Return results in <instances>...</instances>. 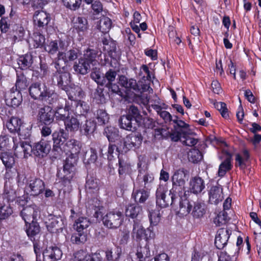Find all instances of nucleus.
I'll return each instance as SVG.
<instances>
[{"mask_svg":"<svg viewBox=\"0 0 261 261\" xmlns=\"http://www.w3.org/2000/svg\"><path fill=\"white\" fill-rule=\"evenodd\" d=\"M86 189L87 192L91 193L98 190V184L96 180L89 179L86 184Z\"/></svg>","mask_w":261,"mask_h":261,"instance_id":"55","label":"nucleus"},{"mask_svg":"<svg viewBox=\"0 0 261 261\" xmlns=\"http://www.w3.org/2000/svg\"><path fill=\"white\" fill-rule=\"evenodd\" d=\"M190 191L195 194L200 193L205 188L204 180L200 177H192L190 181Z\"/></svg>","mask_w":261,"mask_h":261,"instance_id":"25","label":"nucleus"},{"mask_svg":"<svg viewBox=\"0 0 261 261\" xmlns=\"http://www.w3.org/2000/svg\"><path fill=\"white\" fill-rule=\"evenodd\" d=\"M39 210L34 204L27 205L21 211V216L25 221V224L36 221L39 215Z\"/></svg>","mask_w":261,"mask_h":261,"instance_id":"9","label":"nucleus"},{"mask_svg":"<svg viewBox=\"0 0 261 261\" xmlns=\"http://www.w3.org/2000/svg\"><path fill=\"white\" fill-rule=\"evenodd\" d=\"M95 57L96 54L94 50L87 49L84 51L83 57L79 59V63L74 65V70L82 74H86L90 68V64H95Z\"/></svg>","mask_w":261,"mask_h":261,"instance_id":"5","label":"nucleus"},{"mask_svg":"<svg viewBox=\"0 0 261 261\" xmlns=\"http://www.w3.org/2000/svg\"><path fill=\"white\" fill-rule=\"evenodd\" d=\"M90 224V222L88 219L81 217L75 221L73 226L77 232H82L84 229L88 227Z\"/></svg>","mask_w":261,"mask_h":261,"instance_id":"41","label":"nucleus"},{"mask_svg":"<svg viewBox=\"0 0 261 261\" xmlns=\"http://www.w3.org/2000/svg\"><path fill=\"white\" fill-rule=\"evenodd\" d=\"M228 220L227 213L225 211L220 212L214 220V223L217 226L225 224Z\"/></svg>","mask_w":261,"mask_h":261,"instance_id":"48","label":"nucleus"},{"mask_svg":"<svg viewBox=\"0 0 261 261\" xmlns=\"http://www.w3.org/2000/svg\"><path fill=\"white\" fill-rule=\"evenodd\" d=\"M22 101L21 92L13 87L5 94V101L7 105L12 107H18Z\"/></svg>","mask_w":261,"mask_h":261,"instance_id":"11","label":"nucleus"},{"mask_svg":"<svg viewBox=\"0 0 261 261\" xmlns=\"http://www.w3.org/2000/svg\"><path fill=\"white\" fill-rule=\"evenodd\" d=\"M68 44L61 40H56L47 41L44 45V49L49 54L54 55L57 51L60 52L61 49H66Z\"/></svg>","mask_w":261,"mask_h":261,"instance_id":"13","label":"nucleus"},{"mask_svg":"<svg viewBox=\"0 0 261 261\" xmlns=\"http://www.w3.org/2000/svg\"><path fill=\"white\" fill-rule=\"evenodd\" d=\"M155 233L154 227L149 226L145 229L143 225L138 221H134L132 232V238L137 242L144 239L148 242L155 238Z\"/></svg>","mask_w":261,"mask_h":261,"instance_id":"4","label":"nucleus"},{"mask_svg":"<svg viewBox=\"0 0 261 261\" xmlns=\"http://www.w3.org/2000/svg\"><path fill=\"white\" fill-rule=\"evenodd\" d=\"M64 5L72 10L80 8L82 0H62Z\"/></svg>","mask_w":261,"mask_h":261,"instance_id":"53","label":"nucleus"},{"mask_svg":"<svg viewBox=\"0 0 261 261\" xmlns=\"http://www.w3.org/2000/svg\"><path fill=\"white\" fill-rule=\"evenodd\" d=\"M51 149L50 142L42 139L32 146V151L35 155L39 158L46 156Z\"/></svg>","mask_w":261,"mask_h":261,"instance_id":"10","label":"nucleus"},{"mask_svg":"<svg viewBox=\"0 0 261 261\" xmlns=\"http://www.w3.org/2000/svg\"><path fill=\"white\" fill-rule=\"evenodd\" d=\"M71 105H74L76 107V110L81 114L85 112H87L89 110V106L85 102L82 101L81 99H79L78 100L71 102Z\"/></svg>","mask_w":261,"mask_h":261,"instance_id":"52","label":"nucleus"},{"mask_svg":"<svg viewBox=\"0 0 261 261\" xmlns=\"http://www.w3.org/2000/svg\"><path fill=\"white\" fill-rule=\"evenodd\" d=\"M62 251L57 247H49L43 252L44 261H56L61 258Z\"/></svg>","mask_w":261,"mask_h":261,"instance_id":"19","label":"nucleus"},{"mask_svg":"<svg viewBox=\"0 0 261 261\" xmlns=\"http://www.w3.org/2000/svg\"><path fill=\"white\" fill-rule=\"evenodd\" d=\"M230 234V230L227 229L221 228L217 231L215 241L217 248L221 249L224 247L227 244Z\"/></svg>","mask_w":261,"mask_h":261,"instance_id":"17","label":"nucleus"},{"mask_svg":"<svg viewBox=\"0 0 261 261\" xmlns=\"http://www.w3.org/2000/svg\"><path fill=\"white\" fill-rule=\"evenodd\" d=\"M91 77L97 84L103 85L106 83V79L101 74L99 70L93 71L91 73Z\"/></svg>","mask_w":261,"mask_h":261,"instance_id":"54","label":"nucleus"},{"mask_svg":"<svg viewBox=\"0 0 261 261\" xmlns=\"http://www.w3.org/2000/svg\"><path fill=\"white\" fill-rule=\"evenodd\" d=\"M32 151V146L27 142H22L14 148V153L17 157L27 158Z\"/></svg>","mask_w":261,"mask_h":261,"instance_id":"26","label":"nucleus"},{"mask_svg":"<svg viewBox=\"0 0 261 261\" xmlns=\"http://www.w3.org/2000/svg\"><path fill=\"white\" fill-rule=\"evenodd\" d=\"M179 213L182 215L191 214L194 218H200L205 213V205L203 202L190 201L186 198L182 199L179 204Z\"/></svg>","mask_w":261,"mask_h":261,"instance_id":"2","label":"nucleus"},{"mask_svg":"<svg viewBox=\"0 0 261 261\" xmlns=\"http://www.w3.org/2000/svg\"><path fill=\"white\" fill-rule=\"evenodd\" d=\"M118 148L115 145L110 144L108 147L107 156L109 160H113L118 155Z\"/></svg>","mask_w":261,"mask_h":261,"instance_id":"58","label":"nucleus"},{"mask_svg":"<svg viewBox=\"0 0 261 261\" xmlns=\"http://www.w3.org/2000/svg\"><path fill=\"white\" fill-rule=\"evenodd\" d=\"M127 115L130 116L132 119L134 118L136 121H137L140 117L138 109L134 106H132L129 107Z\"/></svg>","mask_w":261,"mask_h":261,"instance_id":"62","label":"nucleus"},{"mask_svg":"<svg viewBox=\"0 0 261 261\" xmlns=\"http://www.w3.org/2000/svg\"><path fill=\"white\" fill-rule=\"evenodd\" d=\"M65 129L68 132H76L80 128V123L77 118L70 115L64 121Z\"/></svg>","mask_w":261,"mask_h":261,"instance_id":"31","label":"nucleus"},{"mask_svg":"<svg viewBox=\"0 0 261 261\" xmlns=\"http://www.w3.org/2000/svg\"><path fill=\"white\" fill-rule=\"evenodd\" d=\"M182 138L183 140H181V141L184 144L187 146H194L197 143L196 139L189 136H186V134L182 136Z\"/></svg>","mask_w":261,"mask_h":261,"instance_id":"64","label":"nucleus"},{"mask_svg":"<svg viewBox=\"0 0 261 261\" xmlns=\"http://www.w3.org/2000/svg\"><path fill=\"white\" fill-rule=\"evenodd\" d=\"M31 96L35 99L48 100L49 98L56 99L57 94L54 90L50 89L44 83H35L29 88Z\"/></svg>","mask_w":261,"mask_h":261,"instance_id":"3","label":"nucleus"},{"mask_svg":"<svg viewBox=\"0 0 261 261\" xmlns=\"http://www.w3.org/2000/svg\"><path fill=\"white\" fill-rule=\"evenodd\" d=\"M33 19L35 24L39 28L45 27L50 20L49 14L43 11H36Z\"/></svg>","mask_w":261,"mask_h":261,"instance_id":"23","label":"nucleus"},{"mask_svg":"<svg viewBox=\"0 0 261 261\" xmlns=\"http://www.w3.org/2000/svg\"><path fill=\"white\" fill-rule=\"evenodd\" d=\"M138 179L140 183H143L142 185L144 187L143 189L150 191L153 185L154 177L152 174L148 173H145L143 175L140 174L138 175Z\"/></svg>","mask_w":261,"mask_h":261,"instance_id":"32","label":"nucleus"},{"mask_svg":"<svg viewBox=\"0 0 261 261\" xmlns=\"http://www.w3.org/2000/svg\"><path fill=\"white\" fill-rule=\"evenodd\" d=\"M53 80L57 82L58 86L63 90L70 83V74L68 72H57L54 76Z\"/></svg>","mask_w":261,"mask_h":261,"instance_id":"29","label":"nucleus"},{"mask_svg":"<svg viewBox=\"0 0 261 261\" xmlns=\"http://www.w3.org/2000/svg\"><path fill=\"white\" fill-rule=\"evenodd\" d=\"M55 113V117L57 120L65 121L70 115L69 107L66 106L64 108H57Z\"/></svg>","mask_w":261,"mask_h":261,"instance_id":"40","label":"nucleus"},{"mask_svg":"<svg viewBox=\"0 0 261 261\" xmlns=\"http://www.w3.org/2000/svg\"><path fill=\"white\" fill-rule=\"evenodd\" d=\"M96 124L92 121H86L85 124L82 127V130L84 131L85 135H88L89 133H92L95 129Z\"/></svg>","mask_w":261,"mask_h":261,"instance_id":"56","label":"nucleus"},{"mask_svg":"<svg viewBox=\"0 0 261 261\" xmlns=\"http://www.w3.org/2000/svg\"><path fill=\"white\" fill-rule=\"evenodd\" d=\"M150 196V191L145 189H134L132 197L138 203H144Z\"/></svg>","mask_w":261,"mask_h":261,"instance_id":"27","label":"nucleus"},{"mask_svg":"<svg viewBox=\"0 0 261 261\" xmlns=\"http://www.w3.org/2000/svg\"><path fill=\"white\" fill-rule=\"evenodd\" d=\"M215 108L220 112L223 118H227L228 117L227 109L226 104L222 102H217L215 103Z\"/></svg>","mask_w":261,"mask_h":261,"instance_id":"57","label":"nucleus"},{"mask_svg":"<svg viewBox=\"0 0 261 261\" xmlns=\"http://www.w3.org/2000/svg\"><path fill=\"white\" fill-rule=\"evenodd\" d=\"M112 25L111 20L107 17H103L99 21V29L102 33H107L110 30Z\"/></svg>","mask_w":261,"mask_h":261,"instance_id":"47","label":"nucleus"},{"mask_svg":"<svg viewBox=\"0 0 261 261\" xmlns=\"http://www.w3.org/2000/svg\"><path fill=\"white\" fill-rule=\"evenodd\" d=\"M54 118L55 113L51 107L45 106L39 110L38 119L40 122L49 125L54 121Z\"/></svg>","mask_w":261,"mask_h":261,"instance_id":"15","label":"nucleus"},{"mask_svg":"<svg viewBox=\"0 0 261 261\" xmlns=\"http://www.w3.org/2000/svg\"><path fill=\"white\" fill-rule=\"evenodd\" d=\"M132 120L133 119L129 115L122 116L119 120L120 127L125 130H131Z\"/></svg>","mask_w":261,"mask_h":261,"instance_id":"46","label":"nucleus"},{"mask_svg":"<svg viewBox=\"0 0 261 261\" xmlns=\"http://www.w3.org/2000/svg\"><path fill=\"white\" fill-rule=\"evenodd\" d=\"M119 84L126 89V96L129 97H133V91H138V84L136 80L129 79V80L124 75H121L119 79Z\"/></svg>","mask_w":261,"mask_h":261,"instance_id":"14","label":"nucleus"},{"mask_svg":"<svg viewBox=\"0 0 261 261\" xmlns=\"http://www.w3.org/2000/svg\"><path fill=\"white\" fill-rule=\"evenodd\" d=\"M101 259L100 254L98 252L89 254L85 251L80 250L74 255V261H101Z\"/></svg>","mask_w":261,"mask_h":261,"instance_id":"21","label":"nucleus"},{"mask_svg":"<svg viewBox=\"0 0 261 261\" xmlns=\"http://www.w3.org/2000/svg\"><path fill=\"white\" fill-rule=\"evenodd\" d=\"M66 145L69 148L68 150L72 156H68L66 159L62 172L58 173V176L62 180L63 184L65 186L68 185L71 182L74 175V165L76 163L77 154L81 150V146L79 142L74 139L69 140L67 142Z\"/></svg>","mask_w":261,"mask_h":261,"instance_id":"1","label":"nucleus"},{"mask_svg":"<svg viewBox=\"0 0 261 261\" xmlns=\"http://www.w3.org/2000/svg\"><path fill=\"white\" fill-rule=\"evenodd\" d=\"M138 91H133L132 94H133V97L136 95H138L139 94H141L144 92L147 91L149 93L152 92V89L148 84H144V85H138Z\"/></svg>","mask_w":261,"mask_h":261,"instance_id":"61","label":"nucleus"},{"mask_svg":"<svg viewBox=\"0 0 261 261\" xmlns=\"http://www.w3.org/2000/svg\"><path fill=\"white\" fill-rule=\"evenodd\" d=\"M63 221L60 218L51 216L48 222H46V227L49 231L51 233H57L62 230Z\"/></svg>","mask_w":261,"mask_h":261,"instance_id":"24","label":"nucleus"},{"mask_svg":"<svg viewBox=\"0 0 261 261\" xmlns=\"http://www.w3.org/2000/svg\"><path fill=\"white\" fill-rule=\"evenodd\" d=\"M54 141V149L57 150L66 140L67 135L63 129H60L59 132H55L53 134Z\"/></svg>","mask_w":261,"mask_h":261,"instance_id":"34","label":"nucleus"},{"mask_svg":"<svg viewBox=\"0 0 261 261\" xmlns=\"http://www.w3.org/2000/svg\"><path fill=\"white\" fill-rule=\"evenodd\" d=\"M161 215L159 210H154L149 211V218L150 225L153 227L156 226L160 221Z\"/></svg>","mask_w":261,"mask_h":261,"instance_id":"45","label":"nucleus"},{"mask_svg":"<svg viewBox=\"0 0 261 261\" xmlns=\"http://www.w3.org/2000/svg\"><path fill=\"white\" fill-rule=\"evenodd\" d=\"M27 86L28 84L26 79L22 76L17 79L14 89L20 92L21 90L25 89Z\"/></svg>","mask_w":261,"mask_h":261,"instance_id":"59","label":"nucleus"},{"mask_svg":"<svg viewBox=\"0 0 261 261\" xmlns=\"http://www.w3.org/2000/svg\"><path fill=\"white\" fill-rule=\"evenodd\" d=\"M189 177L188 172L183 169L176 170L171 178L173 191L175 186H184Z\"/></svg>","mask_w":261,"mask_h":261,"instance_id":"16","label":"nucleus"},{"mask_svg":"<svg viewBox=\"0 0 261 261\" xmlns=\"http://www.w3.org/2000/svg\"><path fill=\"white\" fill-rule=\"evenodd\" d=\"M64 90L66 91L71 102L77 101L79 99H81L84 95L82 89L79 86L74 85H69V84L64 88Z\"/></svg>","mask_w":261,"mask_h":261,"instance_id":"18","label":"nucleus"},{"mask_svg":"<svg viewBox=\"0 0 261 261\" xmlns=\"http://www.w3.org/2000/svg\"><path fill=\"white\" fill-rule=\"evenodd\" d=\"M66 49H61L58 54V60H63L65 63H67L68 62L73 61L77 59L78 56L77 52L73 49L67 50Z\"/></svg>","mask_w":261,"mask_h":261,"instance_id":"28","label":"nucleus"},{"mask_svg":"<svg viewBox=\"0 0 261 261\" xmlns=\"http://www.w3.org/2000/svg\"><path fill=\"white\" fill-rule=\"evenodd\" d=\"M26 232L28 236L32 240L34 237L39 234L40 228L38 223L36 221L26 224Z\"/></svg>","mask_w":261,"mask_h":261,"instance_id":"36","label":"nucleus"},{"mask_svg":"<svg viewBox=\"0 0 261 261\" xmlns=\"http://www.w3.org/2000/svg\"><path fill=\"white\" fill-rule=\"evenodd\" d=\"M209 201L217 204L223 199L222 188L220 186H213L208 192Z\"/></svg>","mask_w":261,"mask_h":261,"instance_id":"22","label":"nucleus"},{"mask_svg":"<svg viewBox=\"0 0 261 261\" xmlns=\"http://www.w3.org/2000/svg\"><path fill=\"white\" fill-rule=\"evenodd\" d=\"M142 140V137L140 134L128 135L123 140V149L126 151L131 149L138 148L141 145Z\"/></svg>","mask_w":261,"mask_h":261,"instance_id":"12","label":"nucleus"},{"mask_svg":"<svg viewBox=\"0 0 261 261\" xmlns=\"http://www.w3.org/2000/svg\"><path fill=\"white\" fill-rule=\"evenodd\" d=\"M188 158L190 161L197 163L202 159V155L198 149L193 148L189 152Z\"/></svg>","mask_w":261,"mask_h":261,"instance_id":"49","label":"nucleus"},{"mask_svg":"<svg viewBox=\"0 0 261 261\" xmlns=\"http://www.w3.org/2000/svg\"><path fill=\"white\" fill-rule=\"evenodd\" d=\"M249 153L247 150L243 151V156H241L239 154L236 155V166L240 167V168L243 169L246 167V162L249 159Z\"/></svg>","mask_w":261,"mask_h":261,"instance_id":"44","label":"nucleus"},{"mask_svg":"<svg viewBox=\"0 0 261 261\" xmlns=\"http://www.w3.org/2000/svg\"><path fill=\"white\" fill-rule=\"evenodd\" d=\"M173 189L170 190L168 195L166 194L168 189L166 185H160L156 191V203L159 206L164 208L172 204L175 198V194H174Z\"/></svg>","mask_w":261,"mask_h":261,"instance_id":"6","label":"nucleus"},{"mask_svg":"<svg viewBox=\"0 0 261 261\" xmlns=\"http://www.w3.org/2000/svg\"><path fill=\"white\" fill-rule=\"evenodd\" d=\"M117 73L115 71L110 69L105 74L106 81L107 80L109 85H111L112 83L115 80Z\"/></svg>","mask_w":261,"mask_h":261,"instance_id":"63","label":"nucleus"},{"mask_svg":"<svg viewBox=\"0 0 261 261\" xmlns=\"http://www.w3.org/2000/svg\"><path fill=\"white\" fill-rule=\"evenodd\" d=\"M8 188V185H5V194L3 198V200L8 201L9 203L10 201H13L15 200L17 196L16 193L14 189Z\"/></svg>","mask_w":261,"mask_h":261,"instance_id":"51","label":"nucleus"},{"mask_svg":"<svg viewBox=\"0 0 261 261\" xmlns=\"http://www.w3.org/2000/svg\"><path fill=\"white\" fill-rule=\"evenodd\" d=\"M87 240V236L84 232H77L73 233L71 237L72 243L79 244L85 242Z\"/></svg>","mask_w":261,"mask_h":261,"instance_id":"50","label":"nucleus"},{"mask_svg":"<svg viewBox=\"0 0 261 261\" xmlns=\"http://www.w3.org/2000/svg\"><path fill=\"white\" fill-rule=\"evenodd\" d=\"M33 62V56L30 54L21 56L18 59V64L21 69H27L32 65Z\"/></svg>","mask_w":261,"mask_h":261,"instance_id":"37","label":"nucleus"},{"mask_svg":"<svg viewBox=\"0 0 261 261\" xmlns=\"http://www.w3.org/2000/svg\"><path fill=\"white\" fill-rule=\"evenodd\" d=\"M45 37L39 32L33 33L32 36L29 39L28 42L30 46L33 48L42 47L45 43Z\"/></svg>","mask_w":261,"mask_h":261,"instance_id":"30","label":"nucleus"},{"mask_svg":"<svg viewBox=\"0 0 261 261\" xmlns=\"http://www.w3.org/2000/svg\"><path fill=\"white\" fill-rule=\"evenodd\" d=\"M119 131L113 126H108L105 129V133L110 142H115L119 139Z\"/></svg>","mask_w":261,"mask_h":261,"instance_id":"42","label":"nucleus"},{"mask_svg":"<svg viewBox=\"0 0 261 261\" xmlns=\"http://www.w3.org/2000/svg\"><path fill=\"white\" fill-rule=\"evenodd\" d=\"M142 212V207L139 205H130L127 206L125 211L126 216L132 218L137 217Z\"/></svg>","mask_w":261,"mask_h":261,"instance_id":"43","label":"nucleus"},{"mask_svg":"<svg viewBox=\"0 0 261 261\" xmlns=\"http://www.w3.org/2000/svg\"><path fill=\"white\" fill-rule=\"evenodd\" d=\"M45 189L44 181L39 178L29 180L25 186V192L31 195L36 196L41 194Z\"/></svg>","mask_w":261,"mask_h":261,"instance_id":"8","label":"nucleus"},{"mask_svg":"<svg viewBox=\"0 0 261 261\" xmlns=\"http://www.w3.org/2000/svg\"><path fill=\"white\" fill-rule=\"evenodd\" d=\"M122 213L118 211H112L108 213L102 219L103 224L111 229L118 228L123 221Z\"/></svg>","mask_w":261,"mask_h":261,"instance_id":"7","label":"nucleus"},{"mask_svg":"<svg viewBox=\"0 0 261 261\" xmlns=\"http://www.w3.org/2000/svg\"><path fill=\"white\" fill-rule=\"evenodd\" d=\"M0 159L3 163L7 168H11L15 163V160L11 153L7 151H3L0 154Z\"/></svg>","mask_w":261,"mask_h":261,"instance_id":"39","label":"nucleus"},{"mask_svg":"<svg viewBox=\"0 0 261 261\" xmlns=\"http://www.w3.org/2000/svg\"><path fill=\"white\" fill-rule=\"evenodd\" d=\"M73 28L78 33L84 32L88 29L87 20L84 17H78L74 20Z\"/></svg>","mask_w":261,"mask_h":261,"instance_id":"38","label":"nucleus"},{"mask_svg":"<svg viewBox=\"0 0 261 261\" xmlns=\"http://www.w3.org/2000/svg\"><path fill=\"white\" fill-rule=\"evenodd\" d=\"M6 126L11 133H17L19 135H23V128L24 125H22L20 119L16 117H12L7 122Z\"/></svg>","mask_w":261,"mask_h":261,"instance_id":"20","label":"nucleus"},{"mask_svg":"<svg viewBox=\"0 0 261 261\" xmlns=\"http://www.w3.org/2000/svg\"><path fill=\"white\" fill-rule=\"evenodd\" d=\"M97 119L99 123L104 124L108 122L109 117L105 111L99 110L97 113Z\"/></svg>","mask_w":261,"mask_h":261,"instance_id":"60","label":"nucleus"},{"mask_svg":"<svg viewBox=\"0 0 261 261\" xmlns=\"http://www.w3.org/2000/svg\"><path fill=\"white\" fill-rule=\"evenodd\" d=\"M231 156L230 153H226V158L219 165L218 172V176L220 177L224 176L226 173L231 169L232 165L231 163Z\"/></svg>","mask_w":261,"mask_h":261,"instance_id":"33","label":"nucleus"},{"mask_svg":"<svg viewBox=\"0 0 261 261\" xmlns=\"http://www.w3.org/2000/svg\"><path fill=\"white\" fill-rule=\"evenodd\" d=\"M13 213V210L8 201L0 200V220L8 219Z\"/></svg>","mask_w":261,"mask_h":261,"instance_id":"35","label":"nucleus"}]
</instances>
